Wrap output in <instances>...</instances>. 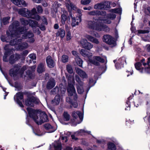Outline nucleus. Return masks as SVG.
I'll use <instances>...</instances> for the list:
<instances>
[{
	"mask_svg": "<svg viewBox=\"0 0 150 150\" xmlns=\"http://www.w3.org/2000/svg\"><path fill=\"white\" fill-rule=\"evenodd\" d=\"M46 62L47 65L50 68L53 67L55 65V62L50 56H48L46 59Z\"/></svg>",
	"mask_w": 150,
	"mask_h": 150,
	"instance_id": "obj_21",
	"label": "nucleus"
},
{
	"mask_svg": "<svg viewBox=\"0 0 150 150\" xmlns=\"http://www.w3.org/2000/svg\"><path fill=\"white\" fill-rule=\"evenodd\" d=\"M103 39V42L111 45L112 47L115 46L116 45V41L114 38L110 35H104Z\"/></svg>",
	"mask_w": 150,
	"mask_h": 150,
	"instance_id": "obj_9",
	"label": "nucleus"
},
{
	"mask_svg": "<svg viewBox=\"0 0 150 150\" xmlns=\"http://www.w3.org/2000/svg\"><path fill=\"white\" fill-rule=\"evenodd\" d=\"M147 51L149 52H150V44L147 45L146 46Z\"/></svg>",
	"mask_w": 150,
	"mask_h": 150,
	"instance_id": "obj_61",
	"label": "nucleus"
},
{
	"mask_svg": "<svg viewBox=\"0 0 150 150\" xmlns=\"http://www.w3.org/2000/svg\"><path fill=\"white\" fill-rule=\"evenodd\" d=\"M62 61L64 63L66 62V56L65 55H63L62 56Z\"/></svg>",
	"mask_w": 150,
	"mask_h": 150,
	"instance_id": "obj_57",
	"label": "nucleus"
},
{
	"mask_svg": "<svg viewBox=\"0 0 150 150\" xmlns=\"http://www.w3.org/2000/svg\"><path fill=\"white\" fill-rule=\"evenodd\" d=\"M43 21L44 22L45 24L47 25V22L45 18L43 17V18L42 19Z\"/></svg>",
	"mask_w": 150,
	"mask_h": 150,
	"instance_id": "obj_63",
	"label": "nucleus"
},
{
	"mask_svg": "<svg viewBox=\"0 0 150 150\" xmlns=\"http://www.w3.org/2000/svg\"><path fill=\"white\" fill-rule=\"evenodd\" d=\"M72 105L74 108H76L78 106V104L76 102L72 103Z\"/></svg>",
	"mask_w": 150,
	"mask_h": 150,
	"instance_id": "obj_56",
	"label": "nucleus"
},
{
	"mask_svg": "<svg viewBox=\"0 0 150 150\" xmlns=\"http://www.w3.org/2000/svg\"><path fill=\"white\" fill-rule=\"evenodd\" d=\"M19 24L18 21H16L9 26L8 30L6 32V34L9 39L12 38H18L21 36L23 39H28V42L33 43L35 41L33 38L34 35L30 32H26V30L24 27H19L18 28Z\"/></svg>",
	"mask_w": 150,
	"mask_h": 150,
	"instance_id": "obj_1",
	"label": "nucleus"
},
{
	"mask_svg": "<svg viewBox=\"0 0 150 150\" xmlns=\"http://www.w3.org/2000/svg\"><path fill=\"white\" fill-rule=\"evenodd\" d=\"M40 103V101L38 98L33 96L28 97L25 101V105L27 106L31 107L34 106L35 104H38Z\"/></svg>",
	"mask_w": 150,
	"mask_h": 150,
	"instance_id": "obj_11",
	"label": "nucleus"
},
{
	"mask_svg": "<svg viewBox=\"0 0 150 150\" xmlns=\"http://www.w3.org/2000/svg\"><path fill=\"white\" fill-rule=\"evenodd\" d=\"M16 98H15L16 96H14V99L17 103L21 107H23V105L22 102L20 101L19 100L22 99L23 97V93L21 92H19L16 94Z\"/></svg>",
	"mask_w": 150,
	"mask_h": 150,
	"instance_id": "obj_17",
	"label": "nucleus"
},
{
	"mask_svg": "<svg viewBox=\"0 0 150 150\" xmlns=\"http://www.w3.org/2000/svg\"><path fill=\"white\" fill-rule=\"evenodd\" d=\"M68 23H70V18L69 17L66 18V21Z\"/></svg>",
	"mask_w": 150,
	"mask_h": 150,
	"instance_id": "obj_64",
	"label": "nucleus"
},
{
	"mask_svg": "<svg viewBox=\"0 0 150 150\" xmlns=\"http://www.w3.org/2000/svg\"><path fill=\"white\" fill-rule=\"evenodd\" d=\"M59 91V88L58 87H56L54 88L51 91V93L52 94H54L58 93Z\"/></svg>",
	"mask_w": 150,
	"mask_h": 150,
	"instance_id": "obj_43",
	"label": "nucleus"
},
{
	"mask_svg": "<svg viewBox=\"0 0 150 150\" xmlns=\"http://www.w3.org/2000/svg\"><path fill=\"white\" fill-rule=\"evenodd\" d=\"M37 11L38 12V13H41L43 11V10L42 7L41 6H40L39 5L37 7Z\"/></svg>",
	"mask_w": 150,
	"mask_h": 150,
	"instance_id": "obj_49",
	"label": "nucleus"
},
{
	"mask_svg": "<svg viewBox=\"0 0 150 150\" xmlns=\"http://www.w3.org/2000/svg\"><path fill=\"white\" fill-rule=\"evenodd\" d=\"M28 57L33 60L36 58V55L34 54H31L29 55Z\"/></svg>",
	"mask_w": 150,
	"mask_h": 150,
	"instance_id": "obj_47",
	"label": "nucleus"
},
{
	"mask_svg": "<svg viewBox=\"0 0 150 150\" xmlns=\"http://www.w3.org/2000/svg\"><path fill=\"white\" fill-rule=\"evenodd\" d=\"M81 43L83 47L87 50H90L93 47V45L88 42L86 39H82L81 41Z\"/></svg>",
	"mask_w": 150,
	"mask_h": 150,
	"instance_id": "obj_15",
	"label": "nucleus"
},
{
	"mask_svg": "<svg viewBox=\"0 0 150 150\" xmlns=\"http://www.w3.org/2000/svg\"><path fill=\"white\" fill-rule=\"evenodd\" d=\"M44 127L47 130L49 131L48 132H53L56 130V129L54 128L51 125L49 124L45 125Z\"/></svg>",
	"mask_w": 150,
	"mask_h": 150,
	"instance_id": "obj_28",
	"label": "nucleus"
},
{
	"mask_svg": "<svg viewBox=\"0 0 150 150\" xmlns=\"http://www.w3.org/2000/svg\"><path fill=\"white\" fill-rule=\"evenodd\" d=\"M99 20H98V22L96 23V25L95 26L94 30H95L98 31H101L102 30L104 31H108L109 29V28L106 25H103L102 24H99Z\"/></svg>",
	"mask_w": 150,
	"mask_h": 150,
	"instance_id": "obj_16",
	"label": "nucleus"
},
{
	"mask_svg": "<svg viewBox=\"0 0 150 150\" xmlns=\"http://www.w3.org/2000/svg\"><path fill=\"white\" fill-rule=\"evenodd\" d=\"M145 59H142L140 61V63L141 64H142L144 66H147L148 67L147 68H145V69L146 70V69H149V70H150V66L149 65V64L150 62V57H149L147 59V61L146 62V63L145 62Z\"/></svg>",
	"mask_w": 150,
	"mask_h": 150,
	"instance_id": "obj_26",
	"label": "nucleus"
},
{
	"mask_svg": "<svg viewBox=\"0 0 150 150\" xmlns=\"http://www.w3.org/2000/svg\"><path fill=\"white\" fill-rule=\"evenodd\" d=\"M16 38L11 40L10 42L11 45H15V47L17 50H23L28 47V45L27 43L25 42L20 43L23 40V39L21 38L17 39V38Z\"/></svg>",
	"mask_w": 150,
	"mask_h": 150,
	"instance_id": "obj_5",
	"label": "nucleus"
},
{
	"mask_svg": "<svg viewBox=\"0 0 150 150\" xmlns=\"http://www.w3.org/2000/svg\"><path fill=\"white\" fill-rule=\"evenodd\" d=\"M66 7L69 12V16L72 18L71 25L72 26H75L78 25L79 23L81 21V18L77 17H76V19L73 18L72 13L70 12V11L73 9L74 10H76L77 8L75 5H74L71 3L70 0H66Z\"/></svg>",
	"mask_w": 150,
	"mask_h": 150,
	"instance_id": "obj_4",
	"label": "nucleus"
},
{
	"mask_svg": "<svg viewBox=\"0 0 150 150\" xmlns=\"http://www.w3.org/2000/svg\"><path fill=\"white\" fill-rule=\"evenodd\" d=\"M89 62L96 66L99 65V62L103 63L104 62V59L100 56H94L92 59H89Z\"/></svg>",
	"mask_w": 150,
	"mask_h": 150,
	"instance_id": "obj_13",
	"label": "nucleus"
},
{
	"mask_svg": "<svg viewBox=\"0 0 150 150\" xmlns=\"http://www.w3.org/2000/svg\"><path fill=\"white\" fill-rule=\"evenodd\" d=\"M54 146L55 150H61V144L59 142H55Z\"/></svg>",
	"mask_w": 150,
	"mask_h": 150,
	"instance_id": "obj_32",
	"label": "nucleus"
},
{
	"mask_svg": "<svg viewBox=\"0 0 150 150\" xmlns=\"http://www.w3.org/2000/svg\"><path fill=\"white\" fill-rule=\"evenodd\" d=\"M60 101L59 96L56 95L54 99L52 100V103L54 105H58L59 104Z\"/></svg>",
	"mask_w": 150,
	"mask_h": 150,
	"instance_id": "obj_30",
	"label": "nucleus"
},
{
	"mask_svg": "<svg viewBox=\"0 0 150 150\" xmlns=\"http://www.w3.org/2000/svg\"><path fill=\"white\" fill-rule=\"evenodd\" d=\"M9 45H6L4 47V49L6 50V51L5 52L4 55L3 57V60L5 62H7L8 61H9V63L12 64L15 62L16 59H14V55H12L10 57L9 59L8 60L7 57L10 54V49H8V47Z\"/></svg>",
	"mask_w": 150,
	"mask_h": 150,
	"instance_id": "obj_7",
	"label": "nucleus"
},
{
	"mask_svg": "<svg viewBox=\"0 0 150 150\" xmlns=\"http://www.w3.org/2000/svg\"><path fill=\"white\" fill-rule=\"evenodd\" d=\"M67 27H66V32L67 33L66 35V40H69L71 39L72 36L70 32L69 31H67Z\"/></svg>",
	"mask_w": 150,
	"mask_h": 150,
	"instance_id": "obj_39",
	"label": "nucleus"
},
{
	"mask_svg": "<svg viewBox=\"0 0 150 150\" xmlns=\"http://www.w3.org/2000/svg\"><path fill=\"white\" fill-rule=\"evenodd\" d=\"M75 79L78 84L77 86H79L80 87H83V82L81 81L80 78L77 75H75Z\"/></svg>",
	"mask_w": 150,
	"mask_h": 150,
	"instance_id": "obj_34",
	"label": "nucleus"
},
{
	"mask_svg": "<svg viewBox=\"0 0 150 150\" xmlns=\"http://www.w3.org/2000/svg\"><path fill=\"white\" fill-rule=\"evenodd\" d=\"M110 6L109 3L108 1H103L100 3L97 4L94 6L95 9H105Z\"/></svg>",
	"mask_w": 150,
	"mask_h": 150,
	"instance_id": "obj_14",
	"label": "nucleus"
},
{
	"mask_svg": "<svg viewBox=\"0 0 150 150\" xmlns=\"http://www.w3.org/2000/svg\"><path fill=\"white\" fill-rule=\"evenodd\" d=\"M39 28L40 29L42 30H45V28L44 25H41L39 27Z\"/></svg>",
	"mask_w": 150,
	"mask_h": 150,
	"instance_id": "obj_62",
	"label": "nucleus"
},
{
	"mask_svg": "<svg viewBox=\"0 0 150 150\" xmlns=\"http://www.w3.org/2000/svg\"><path fill=\"white\" fill-rule=\"evenodd\" d=\"M125 62H126V59L125 57H122L120 58L117 62L115 64V67L117 69H119L123 67Z\"/></svg>",
	"mask_w": 150,
	"mask_h": 150,
	"instance_id": "obj_18",
	"label": "nucleus"
},
{
	"mask_svg": "<svg viewBox=\"0 0 150 150\" xmlns=\"http://www.w3.org/2000/svg\"><path fill=\"white\" fill-rule=\"evenodd\" d=\"M98 22V20L95 21H87V27L90 29L94 30L96 23Z\"/></svg>",
	"mask_w": 150,
	"mask_h": 150,
	"instance_id": "obj_23",
	"label": "nucleus"
},
{
	"mask_svg": "<svg viewBox=\"0 0 150 150\" xmlns=\"http://www.w3.org/2000/svg\"><path fill=\"white\" fill-rule=\"evenodd\" d=\"M55 86V82L54 79L53 78H51L47 84V89H50Z\"/></svg>",
	"mask_w": 150,
	"mask_h": 150,
	"instance_id": "obj_25",
	"label": "nucleus"
},
{
	"mask_svg": "<svg viewBox=\"0 0 150 150\" xmlns=\"http://www.w3.org/2000/svg\"><path fill=\"white\" fill-rule=\"evenodd\" d=\"M89 80V83L90 87L93 86L94 85L95 82H94L93 79L92 78H90Z\"/></svg>",
	"mask_w": 150,
	"mask_h": 150,
	"instance_id": "obj_48",
	"label": "nucleus"
},
{
	"mask_svg": "<svg viewBox=\"0 0 150 150\" xmlns=\"http://www.w3.org/2000/svg\"><path fill=\"white\" fill-rule=\"evenodd\" d=\"M72 54L74 56H75V57H79L78 56V54H79L75 51H72Z\"/></svg>",
	"mask_w": 150,
	"mask_h": 150,
	"instance_id": "obj_55",
	"label": "nucleus"
},
{
	"mask_svg": "<svg viewBox=\"0 0 150 150\" xmlns=\"http://www.w3.org/2000/svg\"><path fill=\"white\" fill-rule=\"evenodd\" d=\"M66 21V16L64 14H62V15L61 25L62 26L65 24V21Z\"/></svg>",
	"mask_w": 150,
	"mask_h": 150,
	"instance_id": "obj_40",
	"label": "nucleus"
},
{
	"mask_svg": "<svg viewBox=\"0 0 150 150\" xmlns=\"http://www.w3.org/2000/svg\"><path fill=\"white\" fill-rule=\"evenodd\" d=\"M8 38H7V37L5 38V37L4 36H1V41L3 42H8L9 41L8 40Z\"/></svg>",
	"mask_w": 150,
	"mask_h": 150,
	"instance_id": "obj_52",
	"label": "nucleus"
},
{
	"mask_svg": "<svg viewBox=\"0 0 150 150\" xmlns=\"http://www.w3.org/2000/svg\"><path fill=\"white\" fill-rule=\"evenodd\" d=\"M149 30L148 29L147 30H138V33L139 34H145V33H149Z\"/></svg>",
	"mask_w": 150,
	"mask_h": 150,
	"instance_id": "obj_44",
	"label": "nucleus"
},
{
	"mask_svg": "<svg viewBox=\"0 0 150 150\" xmlns=\"http://www.w3.org/2000/svg\"><path fill=\"white\" fill-rule=\"evenodd\" d=\"M111 11L115 13H119L120 12V10L119 8L114 9H112Z\"/></svg>",
	"mask_w": 150,
	"mask_h": 150,
	"instance_id": "obj_51",
	"label": "nucleus"
},
{
	"mask_svg": "<svg viewBox=\"0 0 150 150\" xmlns=\"http://www.w3.org/2000/svg\"><path fill=\"white\" fill-rule=\"evenodd\" d=\"M66 69L69 73L72 74L73 73V70L71 65H68L67 66Z\"/></svg>",
	"mask_w": 150,
	"mask_h": 150,
	"instance_id": "obj_38",
	"label": "nucleus"
},
{
	"mask_svg": "<svg viewBox=\"0 0 150 150\" xmlns=\"http://www.w3.org/2000/svg\"><path fill=\"white\" fill-rule=\"evenodd\" d=\"M60 36L62 37H64L65 35V31L64 30H62L59 33Z\"/></svg>",
	"mask_w": 150,
	"mask_h": 150,
	"instance_id": "obj_54",
	"label": "nucleus"
},
{
	"mask_svg": "<svg viewBox=\"0 0 150 150\" xmlns=\"http://www.w3.org/2000/svg\"><path fill=\"white\" fill-rule=\"evenodd\" d=\"M67 90L68 96H73L74 100L76 101L77 96L74 85L72 84H69Z\"/></svg>",
	"mask_w": 150,
	"mask_h": 150,
	"instance_id": "obj_10",
	"label": "nucleus"
},
{
	"mask_svg": "<svg viewBox=\"0 0 150 150\" xmlns=\"http://www.w3.org/2000/svg\"><path fill=\"white\" fill-rule=\"evenodd\" d=\"M20 64H17L16 65L13 69H10L9 71V74L11 76L14 77L18 74L20 75L21 77H25L26 76L25 75H24V71L27 69V66H24L20 69Z\"/></svg>",
	"mask_w": 150,
	"mask_h": 150,
	"instance_id": "obj_6",
	"label": "nucleus"
},
{
	"mask_svg": "<svg viewBox=\"0 0 150 150\" xmlns=\"http://www.w3.org/2000/svg\"><path fill=\"white\" fill-rule=\"evenodd\" d=\"M76 73L82 78H87L88 77L86 73L81 69L79 68L75 69Z\"/></svg>",
	"mask_w": 150,
	"mask_h": 150,
	"instance_id": "obj_20",
	"label": "nucleus"
},
{
	"mask_svg": "<svg viewBox=\"0 0 150 150\" xmlns=\"http://www.w3.org/2000/svg\"><path fill=\"white\" fill-rule=\"evenodd\" d=\"M144 121L147 122V121L149 122H150V116H146L144 118Z\"/></svg>",
	"mask_w": 150,
	"mask_h": 150,
	"instance_id": "obj_53",
	"label": "nucleus"
},
{
	"mask_svg": "<svg viewBox=\"0 0 150 150\" xmlns=\"http://www.w3.org/2000/svg\"><path fill=\"white\" fill-rule=\"evenodd\" d=\"M103 16V18L100 17L99 18V20L103 21V22L106 24H110L111 23V21L110 20H113L116 17V15L115 14L113 13H110L109 14H106L105 12V15L102 16Z\"/></svg>",
	"mask_w": 150,
	"mask_h": 150,
	"instance_id": "obj_8",
	"label": "nucleus"
},
{
	"mask_svg": "<svg viewBox=\"0 0 150 150\" xmlns=\"http://www.w3.org/2000/svg\"><path fill=\"white\" fill-rule=\"evenodd\" d=\"M29 116L32 118L38 125H41L48 120V117L44 112L33 110L31 108H27Z\"/></svg>",
	"mask_w": 150,
	"mask_h": 150,
	"instance_id": "obj_2",
	"label": "nucleus"
},
{
	"mask_svg": "<svg viewBox=\"0 0 150 150\" xmlns=\"http://www.w3.org/2000/svg\"><path fill=\"white\" fill-rule=\"evenodd\" d=\"M82 10L80 9H77L76 12L78 14V16L77 17L81 18V16L82 15Z\"/></svg>",
	"mask_w": 150,
	"mask_h": 150,
	"instance_id": "obj_46",
	"label": "nucleus"
},
{
	"mask_svg": "<svg viewBox=\"0 0 150 150\" xmlns=\"http://www.w3.org/2000/svg\"><path fill=\"white\" fill-rule=\"evenodd\" d=\"M18 12L19 14L28 18L34 19L37 20H39L40 19V16L36 14L37 12L35 8H33L31 11L26 8H21L18 10Z\"/></svg>",
	"mask_w": 150,
	"mask_h": 150,
	"instance_id": "obj_3",
	"label": "nucleus"
},
{
	"mask_svg": "<svg viewBox=\"0 0 150 150\" xmlns=\"http://www.w3.org/2000/svg\"><path fill=\"white\" fill-rule=\"evenodd\" d=\"M75 59L77 64L79 67H82L83 64V61L82 59L79 57H76Z\"/></svg>",
	"mask_w": 150,
	"mask_h": 150,
	"instance_id": "obj_36",
	"label": "nucleus"
},
{
	"mask_svg": "<svg viewBox=\"0 0 150 150\" xmlns=\"http://www.w3.org/2000/svg\"><path fill=\"white\" fill-rule=\"evenodd\" d=\"M89 41L96 44H98L99 42L98 40L89 35H86L85 36Z\"/></svg>",
	"mask_w": 150,
	"mask_h": 150,
	"instance_id": "obj_27",
	"label": "nucleus"
},
{
	"mask_svg": "<svg viewBox=\"0 0 150 150\" xmlns=\"http://www.w3.org/2000/svg\"><path fill=\"white\" fill-rule=\"evenodd\" d=\"M108 149L107 150H116V146L114 144L109 142L108 144Z\"/></svg>",
	"mask_w": 150,
	"mask_h": 150,
	"instance_id": "obj_33",
	"label": "nucleus"
},
{
	"mask_svg": "<svg viewBox=\"0 0 150 150\" xmlns=\"http://www.w3.org/2000/svg\"><path fill=\"white\" fill-rule=\"evenodd\" d=\"M70 119V115L66 112V121L69 120Z\"/></svg>",
	"mask_w": 150,
	"mask_h": 150,
	"instance_id": "obj_58",
	"label": "nucleus"
},
{
	"mask_svg": "<svg viewBox=\"0 0 150 150\" xmlns=\"http://www.w3.org/2000/svg\"><path fill=\"white\" fill-rule=\"evenodd\" d=\"M36 67V66L35 65L29 68L26 72L27 75L30 78H32L31 74H32V72L34 71Z\"/></svg>",
	"mask_w": 150,
	"mask_h": 150,
	"instance_id": "obj_31",
	"label": "nucleus"
},
{
	"mask_svg": "<svg viewBox=\"0 0 150 150\" xmlns=\"http://www.w3.org/2000/svg\"><path fill=\"white\" fill-rule=\"evenodd\" d=\"M77 89L79 94H81L84 92V89L83 87H80L78 86L77 87Z\"/></svg>",
	"mask_w": 150,
	"mask_h": 150,
	"instance_id": "obj_41",
	"label": "nucleus"
},
{
	"mask_svg": "<svg viewBox=\"0 0 150 150\" xmlns=\"http://www.w3.org/2000/svg\"><path fill=\"white\" fill-rule=\"evenodd\" d=\"M10 19V17H7L3 18L2 20H1V24L3 23L4 25H6L9 23V20Z\"/></svg>",
	"mask_w": 150,
	"mask_h": 150,
	"instance_id": "obj_35",
	"label": "nucleus"
},
{
	"mask_svg": "<svg viewBox=\"0 0 150 150\" xmlns=\"http://www.w3.org/2000/svg\"><path fill=\"white\" fill-rule=\"evenodd\" d=\"M85 131L83 129H80L75 133V134H77L78 135H81L82 134L84 133Z\"/></svg>",
	"mask_w": 150,
	"mask_h": 150,
	"instance_id": "obj_50",
	"label": "nucleus"
},
{
	"mask_svg": "<svg viewBox=\"0 0 150 150\" xmlns=\"http://www.w3.org/2000/svg\"><path fill=\"white\" fill-rule=\"evenodd\" d=\"M45 64L43 63L40 64L38 66L37 68V71L39 73H41L45 70Z\"/></svg>",
	"mask_w": 150,
	"mask_h": 150,
	"instance_id": "obj_29",
	"label": "nucleus"
},
{
	"mask_svg": "<svg viewBox=\"0 0 150 150\" xmlns=\"http://www.w3.org/2000/svg\"><path fill=\"white\" fill-rule=\"evenodd\" d=\"M21 23L23 25H28L29 24L30 25L32 28L38 26V22L31 19L26 20L24 18L20 19Z\"/></svg>",
	"mask_w": 150,
	"mask_h": 150,
	"instance_id": "obj_12",
	"label": "nucleus"
},
{
	"mask_svg": "<svg viewBox=\"0 0 150 150\" xmlns=\"http://www.w3.org/2000/svg\"><path fill=\"white\" fill-rule=\"evenodd\" d=\"M141 64L140 62H137L135 64V67L136 69L138 70H139L141 69Z\"/></svg>",
	"mask_w": 150,
	"mask_h": 150,
	"instance_id": "obj_45",
	"label": "nucleus"
},
{
	"mask_svg": "<svg viewBox=\"0 0 150 150\" xmlns=\"http://www.w3.org/2000/svg\"><path fill=\"white\" fill-rule=\"evenodd\" d=\"M91 0H81V4L83 5H86L90 3Z\"/></svg>",
	"mask_w": 150,
	"mask_h": 150,
	"instance_id": "obj_42",
	"label": "nucleus"
},
{
	"mask_svg": "<svg viewBox=\"0 0 150 150\" xmlns=\"http://www.w3.org/2000/svg\"><path fill=\"white\" fill-rule=\"evenodd\" d=\"M88 14L91 16H104L105 14V11H100L98 10H94L88 12Z\"/></svg>",
	"mask_w": 150,
	"mask_h": 150,
	"instance_id": "obj_19",
	"label": "nucleus"
},
{
	"mask_svg": "<svg viewBox=\"0 0 150 150\" xmlns=\"http://www.w3.org/2000/svg\"><path fill=\"white\" fill-rule=\"evenodd\" d=\"M92 9V7L91 6H89L88 7H84L83 8V9L84 10H90Z\"/></svg>",
	"mask_w": 150,
	"mask_h": 150,
	"instance_id": "obj_60",
	"label": "nucleus"
},
{
	"mask_svg": "<svg viewBox=\"0 0 150 150\" xmlns=\"http://www.w3.org/2000/svg\"><path fill=\"white\" fill-rule=\"evenodd\" d=\"M29 52L27 50H25L23 51V54L24 55H26Z\"/></svg>",
	"mask_w": 150,
	"mask_h": 150,
	"instance_id": "obj_59",
	"label": "nucleus"
},
{
	"mask_svg": "<svg viewBox=\"0 0 150 150\" xmlns=\"http://www.w3.org/2000/svg\"><path fill=\"white\" fill-rule=\"evenodd\" d=\"M11 1L15 5L19 7L22 6H26V4L23 0H11Z\"/></svg>",
	"mask_w": 150,
	"mask_h": 150,
	"instance_id": "obj_22",
	"label": "nucleus"
},
{
	"mask_svg": "<svg viewBox=\"0 0 150 150\" xmlns=\"http://www.w3.org/2000/svg\"><path fill=\"white\" fill-rule=\"evenodd\" d=\"M72 116L75 119H76L78 116L81 121L83 120V115L81 112L79 111L73 112L72 114Z\"/></svg>",
	"mask_w": 150,
	"mask_h": 150,
	"instance_id": "obj_24",
	"label": "nucleus"
},
{
	"mask_svg": "<svg viewBox=\"0 0 150 150\" xmlns=\"http://www.w3.org/2000/svg\"><path fill=\"white\" fill-rule=\"evenodd\" d=\"M80 53L83 56L86 57L88 56V52L84 49H81Z\"/></svg>",
	"mask_w": 150,
	"mask_h": 150,
	"instance_id": "obj_37",
	"label": "nucleus"
}]
</instances>
